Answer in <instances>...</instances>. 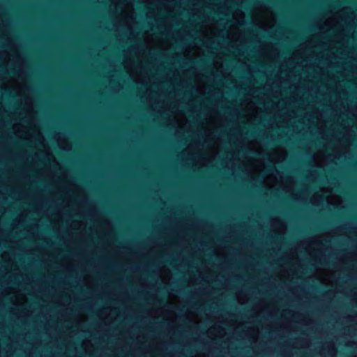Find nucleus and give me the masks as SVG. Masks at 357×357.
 <instances>
[{
  "label": "nucleus",
  "instance_id": "dca6fc26",
  "mask_svg": "<svg viewBox=\"0 0 357 357\" xmlns=\"http://www.w3.org/2000/svg\"><path fill=\"white\" fill-rule=\"evenodd\" d=\"M225 333V328L217 324L210 327L207 331V335L211 339L221 338Z\"/></svg>",
  "mask_w": 357,
  "mask_h": 357
},
{
  "label": "nucleus",
  "instance_id": "bb28decb",
  "mask_svg": "<svg viewBox=\"0 0 357 357\" xmlns=\"http://www.w3.org/2000/svg\"><path fill=\"white\" fill-rule=\"evenodd\" d=\"M325 349H327V352L331 357H335L337 354V350L334 343L328 342L323 348V354L325 353Z\"/></svg>",
  "mask_w": 357,
  "mask_h": 357
},
{
  "label": "nucleus",
  "instance_id": "9b49d317",
  "mask_svg": "<svg viewBox=\"0 0 357 357\" xmlns=\"http://www.w3.org/2000/svg\"><path fill=\"white\" fill-rule=\"evenodd\" d=\"M0 56L3 57L4 63L8 64L10 61H13L20 70H22L24 67V61L15 48H12V54H9L6 52H1Z\"/></svg>",
  "mask_w": 357,
  "mask_h": 357
},
{
  "label": "nucleus",
  "instance_id": "6ab92c4d",
  "mask_svg": "<svg viewBox=\"0 0 357 357\" xmlns=\"http://www.w3.org/2000/svg\"><path fill=\"white\" fill-rule=\"evenodd\" d=\"M332 191L331 188H323L321 189V192L315 193L311 198L310 202L312 205L319 206L325 199L324 194L331 193Z\"/></svg>",
  "mask_w": 357,
  "mask_h": 357
},
{
  "label": "nucleus",
  "instance_id": "9d476101",
  "mask_svg": "<svg viewBox=\"0 0 357 357\" xmlns=\"http://www.w3.org/2000/svg\"><path fill=\"white\" fill-rule=\"evenodd\" d=\"M302 247H304L307 254L314 258H321L325 254L319 237H314L305 240L301 243Z\"/></svg>",
  "mask_w": 357,
  "mask_h": 357
},
{
  "label": "nucleus",
  "instance_id": "7c9ffc66",
  "mask_svg": "<svg viewBox=\"0 0 357 357\" xmlns=\"http://www.w3.org/2000/svg\"><path fill=\"white\" fill-rule=\"evenodd\" d=\"M169 278H170V277H169V272H168V273H167V277H166V276H165V277H164L163 280H164V282H165V283H167V280H169Z\"/></svg>",
  "mask_w": 357,
  "mask_h": 357
},
{
  "label": "nucleus",
  "instance_id": "2f4dec72",
  "mask_svg": "<svg viewBox=\"0 0 357 357\" xmlns=\"http://www.w3.org/2000/svg\"><path fill=\"white\" fill-rule=\"evenodd\" d=\"M90 344V342L88 341V340H84L82 342V347L86 348V344Z\"/></svg>",
  "mask_w": 357,
  "mask_h": 357
},
{
  "label": "nucleus",
  "instance_id": "4468645a",
  "mask_svg": "<svg viewBox=\"0 0 357 357\" xmlns=\"http://www.w3.org/2000/svg\"><path fill=\"white\" fill-rule=\"evenodd\" d=\"M333 273L330 271L323 269L317 271L316 275L320 282L326 285H332L333 283Z\"/></svg>",
  "mask_w": 357,
  "mask_h": 357
},
{
  "label": "nucleus",
  "instance_id": "a211bd4d",
  "mask_svg": "<svg viewBox=\"0 0 357 357\" xmlns=\"http://www.w3.org/2000/svg\"><path fill=\"white\" fill-rule=\"evenodd\" d=\"M19 78L21 79L20 82H17L12 80V84L13 85L15 91H16V93L19 96H22L29 92V88L22 75H19Z\"/></svg>",
  "mask_w": 357,
  "mask_h": 357
},
{
  "label": "nucleus",
  "instance_id": "423d86ee",
  "mask_svg": "<svg viewBox=\"0 0 357 357\" xmlns=\"http://www.w3.org/2000/svg\"><path fill=\"white\" fill-rule=\"evenodd\" d=\"M124 57L123 64L127 73L136 83L144 84L148 90L150 79L142 66L141 57L137 54V49L131 47L125 52Z\"/></svg>",
  "mask_w": 357,
  "mask_h": 357
},
{
  "label": "nucleus",
  "instance_id": "72a5a7b5",
  "mask_svg": "<svg viewBox=\"0 0 357 357\" xmlns=\"http://www.w3.org/2000/svg\"><path fill=\"white\" fill-rule=\"evenodd\" d=\"M72 188L76 191H79V188L77 185H72Z\"/></svg>",
  "mask_w": 357,
  "mask_h": 357
},
{
  "label": "nucleus",
  "instance_id": "aec40b11",
  "mask_svg": "<svg viewBox=\"0 0 357 357\" xmlns=\"http://www.w3.org/2000/svg\"><path fill=\"white\" fill-rule=\"evenodd\" d=\"M271 227L275 232L278 234H284L287 229L284 222L278 218L271 219Z\"/></svg>",
  "mask_w": 357,
  "mask_h": 357
},
{
  "label": "nucleus",
  "instance_id": "ddd939ff",
  "mask_svg": "<svg viewBox=\"0 0 357 357\" xmlns=\"http://www.w3.org/2000/svg\"><path fill=\"white\" fill-rule=\"evenodd\" d=\"M173 126L176 127L178 130L183 131L187 130L189 126V122L185 114L181 111H176L173 115Z\"/></svg>",
  "mask_w": 357,
  "mask_h": 357
},
{
  "label": "nucleus",
  "instance_id": "c9c22d12",
  "mask_svg": "<svg viewBox=\"0 0 357 357\" xmlns=\"http://www.w3.org/2000/svg\"><path fill=\"white\" fill-rule=\"evenodd\" d=\"M355 82L357 84V79L355 81Z\"/></svg>",
  "mask_w": 357,
  "mask_h": 357
},
{
  "label": "nucleus",
  "instance_id": "cd10ccee",
  "mask_svg": "<svg viewBox=\"0 0 357 357\" xmlns=\"http://www.w3.org/2000/svg\"><path fill=\"white\" fill-rule=\"evenodd\" d=\"M316 118L317 120V127L319 130V132L323 135V138H325V135L324 134V123L321 121V115L319 113H316Z\"/></svg>",
  "mask_w": 357,
  "mask_h": 357
},
{
  "label": "nucleus",
  "instance_id": "f3484780",
  "mask_svg": "<svg viewBox=\"0 0 357 357\" xmlns=\"http://www.w3.org/2000/svg\"><path fill=\"white\" fill-rule=\"evenodd\" d=\"M227 38L233 42L242 41V33L237 25L230 26L227 34Z\"/></svg>",
  "mask_w": 357,
  "mask_h": 357
},
{
  "label": "nucleus",
  "instance_id": "f8f14e48",
  "mask_svg": "<svg viewBox=\"0 0 357 357\" xmlns=\"http://www.w3.org/2000/svg\"><path fill=\"white\" fill-rule=\"evenodd\" d=\"M152 42L150 41L149 36L146 35L145 41L150 47H154L161 50H168L170 48L172 43L167 39L154 38L151 36Z\"/></svg>",
  "mask_w": 357,
  "mask_h": 357
},
{
  "label": "nucleus",
  "instance_id": "c756f323",
  "mask_svg": "<svg viewBox=\"0 0 357 357\" xmlns=\"http://www.w3.org/2000/svg\"><path fill=\"white\" fill-rule=\"evenodd\" d=\"M293 197H294V198L295 199H296V200H302V199H303V198H304V197H300V196H298L296 194H294V195H293Z\"/></svg>",
  "mask_w": 357,
  "mask_h": 357
},
{
  "label": "nucleus",
  "instance_id": "39448f33",
  "mask_svg": "<svg viewBox=\"0 0 357 357\" xmlns=\"http://www.w3.org/2000/svg\"><path fill=\"white\" fill-rule=\"evenodd\" d=\"M26 117L28 119L27 126H24L20 123L14 124L13 129L15 135L19 138L34 142L37 145L41 146L44 151L48 153L49 146L36 123L33 102L30 98H27L26 100Z\"/></svg>",
  "mask_w": 357,
  "mask_h": 357
},
{
  "label": "nucleus",
  "instance_id": "393cba45",
  "mask_svg": "<svg viewBox=\"0 0 357 357\" xmlns=\"http://www.w3.org/2000/svg\"><path fill=\"white\" fill-rule=\"evenodd\" d=\"M12 301L15 305H22L26 302V296L22 293H17L12 298Z\"/></svg>",
  "mask_w": 357,
  "mask_h": 357
},
{
  "label": "nucleus",
  "instance_id": "b1692460",
  "mask_svg": "<svg viewBox=\"0 0 357 357\" xmlns=\"http://www.w3.org/2000/svg\"><path fill=\"white\" fill-rule=\"evenodd\" d=\"M249 151L256 153L258 155H262L264 150L259 142L256 140L250 141L247 146Z\"/></svg>",
  "mask_w": 357,
  "mask_h": 357
},
{
  "label": "nucleus",
  "instance_id": "473e14b6",
  "mask_svg": "<svg viewBox=\"0 0 357 357\" xmlns=\"http://www.w3.org/2000/svg\"><path fill=\"white\" fill-rule=\"evenodd\" d=\"M45 152V153L49 155L50 158H53V160H55V158H54V156L52 155V153H50V150L49 149V152L47 153V151H44Z\"/></svg>",
  "mask_w": 357,
  "mask_h": 357
},
{
  "label": "nucleus",
  "instance_id": "6e6552de",
  "mask_svg": "<svg viewBox=\"0 0 357 357\" xmlns=\"http://www.w3.org/2000/svg\"><path fill=\"white\" fill-rule=\"evenodd\" d=\"M253 23L263 29H268L274 26L275 15L273 11L264 5L255 7L252 12Z\"/></svg>",
  "mask_w": 357,
  "mask_h": 357
},
{
  "label": "nucleus",
  "instance_id": "f257e3e1",
  "mask_svg": "<svg viewBox=\"0 0 357 357\" xmlns=\"http://www.w3.org/2000/svg\"><path fill=\"white\" fill-rule=\"evenodd\" d=\"M216 125L215 119L212 117L208 119V126L205 130L204 143L201 145L198 143L190 144L186 149L183 152V155H187V160L193 162L196 167H202L208 165L216 157L218 153L220 139L215 137L214 131Z\"/></svg>",
  "mask_w": 357,
  "mask_h": 357
},
{
  "label": "nucleus",
  "instance_id": "7ed1b4c3",
  "mask_svg": "<svg viewBox=\"0 0 357 357\" xmlns=\"http://www.w3.org/2000/svg\"><path fill=\"white\" fill-rule=\"evenodd\" d=\"M350 132L349 128H344L342 136H340L341 133L333 134L324 147L325 151H327L328 147L333 145L332 153L326 155L324 151H319L313 155L314 165L317 167H324L348 153L351 144Z\"/></svg>",
  "mask_w": 357,
  "mask_h": 357
},
{
  "label": "nucleus",
  "instance_id": "20e7f679",
  "mask_svg": "<svg viewBox=\"0 0 357 357\" xmlns=\"http://www.w3.org/2000/svg\"><path fill=\"white\" fill-rule=\"evenodd\" d=\"M287 156V151L284 148L277 147L273 149L268 154V159L274 165L277 162H282ZM273 172L267 175L263 181L264 185L268 188L276 187L286 192L292 193L295 181L293 177L283 176L273 165Z\"/></svg>",
  "mask_w": 357,
  "mask_h": 357
},
{
  "label": "nucleus",
  "instance_id": "2eb2a0df",
  "mask_svg": "<svg viewBox=\"0 0 357 357\" xmlns=\"http://www.w3.org/2000/svg\"><path fill=\"white\" fill-rule=\"evenodd\" d=\"M245 109H246V121L247 122H251L253 121L259 114V109L255 105V103H253L252 101H249L245 105Z\"/></svg>",
  "mask_w": 357,
  "mask_h": 357
},
{
  "label": "nucleus",
  "instance_id": "f03ea898",
  "mask_svg": "<svg viewBox=\"0 0 357 357\" xmlns=\"http://www.w3.org/2000/svg\"><path fill=\"white\" fill-rule=\"evenodd\" d=\"M356 15L354 11L349 8H344L343 9L337 12L334 15L326 20L322 26L320 27L324 31H331L332 29L336 30L337 33L335 34L333 43H335L334 46L332 47L337 48L336 52L333 51V54H343V51L339 49L337 45L344 47L345 44L348 43L350 39L347 33H350L353 30V26L355 24Z\"/></svg>",
  "mask_w": 357,
  "mask_h": 357
},
{
  "label": "nucleus",
  "instance_id": "4be33fe9",
  "mask_svg": "<svg viewBox=\"0 0 357 357\" xmlns=\"http://www.w3.org/2000/svg\"><path fill=\"white\" fill-rule=\"evenodd\" d=\"M308 45L307 43L302 44L299 49L296 50L293 54L291 59H289V61H293L296 63V64H299L301 66L303 65V61H299L300 58L302 57L303 52L305 50Z\"/></svg>",
  "mask_w": 357,
  "mask_h": 357
},
{
  "label": "nucleus",
  "instance_id": "a878e982",
  "mask_svg": "<svg viewBox=\"0 0 357 357\" xmlns=\"http://www.w3.org/2000/svg\"><path fill=\"white\" fill-rule=\"evenodd\" d=\"M233 19L238 24H243L245 20V13L241 10H236L233 13Z\"/></svg>",
  "mask_w": 357,
  "mask_h": 357
},
{
  "label": "nucleus",
  "instance_id": "5701e85b",
  "mask_svg": "<svg viewBox=\"0 0 357 357\" xmlns=\"http://www.w3.org/2000/svg\"><path fill=\"white\" fill-rule=\"evenodd\" d=\"M326 202L328 204L333 205L335 207L343 208V201L340 197L330 194L326 196Z\"/></svg>",
  "mask_w": 357,
  "mask_h": 357
},
{
  "label": "nucleus",
  "instance_id": "1a4fd4ad",
  "mask_svg": "<svg viewBox=\"0 0 357 357\" xmlns=\"http://www.w3.org/2000/svg\"><path fill=\"white\" fill-rule=\"evenodd\" d=\"M115 11H120L119 18L130 29L135 23L134 8L131 1L128 0H111Z\"/></svg>",
  "mask_w": 357,
  "mask_h": 357
},
{
  "label": "nucleus",
  "instance_id": "0eeeda50",
  "mask_svg": "<svg viewBox=\"0 0 357 357\" xmlns=\"http://www.w3.org/2000/svg\"><path fill=\"white\" fill-rule=\"evenodd\" d=\"M233 158L234 161L228 163L227 166L234 170L236 166L238 165V169L248 173L252 180H257V177L265 171L266 166L261 159L246 158L243 160H240L234 158V155H233Z\"/></svg>",
  "mask_w": 357,
  "mask_h": 357
},
{
  "label": "nucleus",
  "instance_id": "412c9836",
  "mask_svg": "<svg viewBox=\"0 0 357 357\" xmlns=\"http://www.w3.org/2000/svg\"><path fill=\"white\" fill-rule=\"evenodd\" d=\"M54 138L56 141L60 149L63 150H70L71 149L70 143L63 134L56 133Z\"/></svg>",
  "mask_w": 357,
  "mask_h": 357
},
{
  "label": "nucleus",
  "instance_id": "f704fd0d",
  "mask_svg": "<svg viewBox=\"0 0 357 357\" xmlns=\"http://www.w3.org/2000/svg\"><path fill=\"white\" fill-rule=\"evenodd\" d=\"M283 66H284L283 65H282V66H281L280 69V72H282V71Z\"/></svg>",
  "mask_w": 357,
  "mask_h": 357
},
{
  "label": "nucleus",
  "instance_id": "c85d7f7f",
  "mask_svg": "<svg viewBox=\"0 0 357 357\" xmlns=\"http://www.w3.org/2000/svg\"><path fill=\"white\" fill-rule=\"evenodd\" d=\"M236 298H237L238 302L241 304H244V303H247L248 301V296L241 292H238L236 294Z\"/></svg>",
  "mask_w": 357,
  "mask_h": 357
}]
</instances>
